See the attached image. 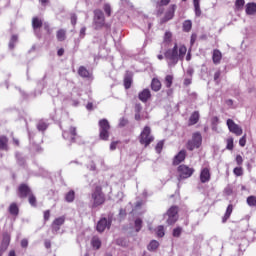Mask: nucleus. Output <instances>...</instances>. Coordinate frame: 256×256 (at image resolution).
Returning <instances> with one entry per match:
<instances>
[{"mask_svg":"<svg viewBox=\"0 0 256 256\" xmlns=\"http://www.w3.org/2000/svg\"><path fill=\"white\" fill-rule=\"evenodd\" d=\"M187 54V47L185 45H181L180 47L177 46V44L174 45L173 49H168L164 57L168 63V67H175L177 63L180 61H183L185 58V55Z\"/></svg>","mask_w":256,"mask_h":256,"instance_id":"1","label":"nucleus"},{"mask_svg":"<svg viewBox=\"0 0 256 256\" xmlns=\"http://www.w3.org/2000/svg\"><path fill=\"white\" fill-rule=\"evenodd\" d=\"M141 145L147 147L149 144L153 143V135H151V128L149 126H145L142 130L139 137Z\"/></svg>","mask_w":256,"mask_h":256,"instance_id":"2","label":"nucleus"},{"mask_svg":"<svg viewBox=\"0 0 256 256\" xmlns=\"http://www.w3.org/2000/svg\"><path fill=\"white\" fill-rule=\"evenodd\" d=\"M201 143H203V137L201 136V133L196 132L193 134L192 139L188 141L187 149L189 151L199 149L201 147Z\"/></svg>","mask_w":256,"mask_h":256,"instance_id":"3","label":"nucleus"},{"mask_svg":"<svg viewBox=\"0 0 256 256\" xmlns=\"http://www.w3.org/2000/svg\"><path fill=\"white\" fill-rule=\"evenodd\" d=\"M178 213L179 208L177 206H172L170 209H168L167 213L164 215V217H168L166 223L168 225H175L179 219Z\"/></svg>","mask_w":256,"mask_h":256,"instance_id":"4","label":"nucleus"},{"mask_svg":"<svg viewBox=\"0 0 256 256\" xmlns=\"http://www.w3.org/2000/svg\"><path fill=\"white\" fill-rule=\"evenodd\" d=\"M99 127L100 139H102L103 141H107L109 139V129H111L109 121L107 119L100 120Z\"/></svg>","mask_w":256,"mask_h":256,"instance_id":"5","label":"nucleus"},{"mask_svg":"<svg viewBox=\"0 0 256 256\" xmlns=\"http://www.w3.org/2000/svg\"><path fill=\"white\" fill-rule=\"evenodd\" d=\"M193 173H195V169L189 168V166H187V165H180L178 167L179 181H181V179H189V177H191V175H193Z\"/></svg>","mask_w":256,"mask_h":256,"instance_id":"6","label":"nucleus"},{"mask_svg":"<svg viewBox=\"0 0 256 256\" xmlns=\"http://www.w3.org/2000/svg\"><path fill=\"white\" fill-rule=\"evenodd\" d=\"M94 25L96 29L105 27V14L99 9L94 11Z\"/></svg>","mask_w":256,"mask_h":256,"instance_id":"7","label":"nucleus"},{"mask_svg":"<svg viewBox=\"0 0 256 256\" xmlns=\"http://www.w3.org/2000/svg\"><path fill=\"white\" fill-rule=\"evenodd\" d=\"M226 125L230 133H234V135H237L238 137L243 135V129L232 119H228Z\"/></svg>","mask_w":256,"mask_h":256,"instance_id":"8","label":"nucleus"},{"mask_svg":"<svg viewBox=\"0 0 256 256\" xmlns=\"http://www.w3.org/2000/svg\"><path fill=\"white\" fill-rule=\"evenodd\" d=\"M111 227V220H107V218H102L98 221L96 229L99 233H103L106 229Z\"/></svg>","mask_w":256,"mask_h":256,"instance_id":"9","label":"nucleus"},{"mask_svg":"<svg viewBox=\"0 0 256 256\" xmlns=\"http://www.w3.org/2000/svg\"><path fill=\"white\" fill-rule=\"evenodd\" d=\"M93 207H99L105 203V195L103 193L92 194Z\"/></svg>","mask_w":256,"mask_h":256,"instance_id":"10","label":"nucleus"},{"mask_svg":"<svg viewBox=\"0 0 256 256\" xmlns=\"http://www.w3.org/2000/svg\"><path fill=\"white\" fill-rule=\"evenodd\" d=\"M65 223V216L56 218L52 223V231L57 233L61 229V225Z\"/></svg>","mask_w":256,"mask_h":256,"instance_id":"11","label":"nucleus"},{"mask_svg":"<svg viewBox=\"0 0 256 256\" xmlns=\"http://www.w3.org/2000/svg\"><path fill=\"white\" fill-rule=\"evenodd\" d=\"M175 9H177L176 5H171L166 12L164 18L162 19V23H167V21H171L173 17L175 16Z\"/></svg>","mask_w":256,"mask_h":256,"instance_id":"12","label":"nucleus"},{"mask_svg":"<svg viewBox=\"0 0 256 256\" xmlns=\"http://www.w3.org/2000/svg\"><path fill=\"white\" fill-rule=\"evenodd\" d=\"M211 180V172L209 168H203L200 173V181L201 183H209Z\"/></svg>","mask_w":256,"mask_h":256,"instance_id":"13","label":"nucleus"},{"mask_svg":"<svg viewBox=\"0 0 256 256\" xmlns=\"http://www.w3.org/2000/svg\"><path fill=\"white\" fill-rule=\"evenodd\" d=\"M10 243H11V235L6 232L3 234V239L0 245V249H2V251H7Z\"/></svg>","mask_w":256,"mask_h":256,"instance_id":"14","label":"nucleus"},{"mask_svg":"<svg viewBox=\"0 0 256 256\" xmlns=\"http://www.w3.org/2000/svg\"><path fill=\"white\" fill-rule=\"evenodd\" d=\"M138 98L142 103H147L149 99H151V90L149 89H144L138 94Z\"/></svg>","mask_w":256,"mask_h":256,"instance_id":"15","label":"nucleus"},{"mask_svg":"<svg viewBox=\"0 0 256 256\" xmlns=\"http://www.w3.org/2000/svg\"><path fill=\"white\" fill-rule=\"evenodd\" d=\"M62 135H63L64 139H69V135H70L71 141H75V137L77 136V128L71 126L69 128V131L64 132Z\"/></svg>","mask_w":256,"mask_h":256,"instance_id":"16","label":"nucleus"},{"mask_svg":"<svg viewBox=\"0 0 256 256\" xmlns=\"http://www.w3.org/2000/svg\"><path fill=\"white\" fill-rule=\"evenodd\" d=\"M185 157H187V152L185 150H181L174 158V165H179V163L185 161Z\"/></svg>","mask_w":256,"mask_h":256,"instance_id":"17","label":"nucleus"},{"mask_svg":"<svg viewBox=\"0 0 256 256\" xmlns=\"http://www.w3.org/2000/svg\"><path fill=\"white\" fill-rule=\"evenodd\" d=\"M221 59H223V54H221V51L218 49L214 50L212 55L214 65H219V63H221Z\"/></svg>","mask_w":256,"mask_h":256,"instance_id":"18","label":"nucleus"},{"mask_svg":"<svg viewBox=\"0 0 256 256\" xmlns=\"http://www.w3.org/2000/svg\"><path fill=\"white\" fill-rule=\"evenodd\" d=\"M8 211L10 215L17 217V215H19V206H17V203H12L10 204Z\"/></svg>","mask_w":256,"mask_h":256,"instance_id":"19","label":"nucleus"},{"mask_svg":"<svg viewBox=\"0 0 256 256\" xmlns=\"http://www.w3.org/2000/svg\"><path fill=\"white\" fill-rule=\"evenodd\" d=\"M246 14L247 15H256V3H248L246 5Z\"/></svg>","mask_w":256,"mask_h":256,"instance_id":"20","label":"nucleus"},{"mask_svg":"<svg viewBox=\"0 0 256 256\" xmlns=\"http://www.w3.org/2000/svg\"><path fill=\"white\" fill-rule=\"evenodd\" d=\"M151 88L152 91H161V81L157 78L152 79Z\"/></svg>","mask_w":256,"mask_h":256,"instance_id":"21","label":"nucleus"},{"mask_svg":"<svg viewBox=\"0 0 256 256\" xmlns=\"http://www.w3.org/2000/svg\"><path fill=\"white\" fill-rule=\"evenodd\" d=\"M231 213H233V204H229L227 209H226V213L222 219V222L225 223L227 221V219H229L231 217Z\"/></svg>","mask_w":256,"mask_h":256,"instance_id":"22","label":"nucleus"},{"mask_svg":"<svg viewBox=\"0 0 256 256\" xmlns=\"http://www.w3.org/2000/svg\"><path fill=\"white\" fill-rule=\"evenodd\" d=\"M199 122V112L195 111L189 119V124L190 125H196V123Z\"/></svg>","mask_w":256,"mask_h":256,"instance_id":"23","label":"nucleus"},{"mask_svg":"<svg viewBox=\"0 0 256 256\" xmlns=\"http://www.w3.org/2000/svg\"><path fill=\"white\" fill-rule=\"evenodd\" d=\"M148 251H157L159 249V242L157 240H152L147 246Z\"/></svg>","mask_w":256,"mask_h":256,"instance_id":"24","label":"nucleus"},{"mask_svg":"<svg viewBox=\"0 0 256 256\" xmlns=\"http://www.w3.org/2000/svg\"><path fill=\"white\" fill-rule=\"evenodd\" d=\"M66 35H67V31H65L64 29H60L56 33V37L59 41H65V39H67Z\"/></svg>","mask_w":256,"mask_h":256,"instance_id":"25","label":"nucleus"},{"mask_svg":"<svg viewBox=\"0 0 256 256\" xmlns=\"http://www.w3.org/2000/svg\"><path fill=\"white\" fill-rule=\"evenodd\" d=\"M193 5H194V8H195L196 17H201L200 0H193Z\"/></svg>","mask_w":256,"mask_h":256,"instance_id":"26","label":"nucleus"},{"mask_svg":"<svg viewBox=\"0 0 256 256\" xmlns=\"http://www.w3.org/2000/svg\"><path fill=\"white\" fill-rule=\"evenodd\" d=\"M91 245L94 249H101V239L98 237H93L91 240Z\"/></svg>","mask_w":256,"mask_h":256,"instance_id":"27","label":"nucleus"},{"mask_svg":"<svg viewBox=\"0 0 256 256\" xmlns=\"http://www.w3.org/2000/svg\"><path fill=\"white\" fill-rule=\"evenodd\" d=\"M78 74L80 77H89V70L85 66H80L78 69Z\"/></svg>","mask_w":256,"mask_h":256,"instance_id":"28","label":"nucleus"},{"mask_svg":"<svg viewBox=\"0 0 256 256\" xmlns=\"http://www.w3.org/2000/svg\"><path fill=\"white\" fill-rule=\"evenodd\" d=\"M43 25V22L39 18H33L32 27L33 29H39Z\"/></svg>","mask_w":256,"mask_h":256,"instance_id":"29","label":"nucleus"},{"mask_svg":"<svg viewBox=\"0 0 256 256\" xmlns=\"http://www.w3.org/2000/svg\"><path fill=\"white\" fill-rule=\"evenodd\" d=\"M143 227V220H141V218H137L135 220V230L137 233H139V231H141V228Z\"/></svg>","mask_w":256,"mask_h":256,"instance_id":"30","label":"nucleus"},{"mask_svg":"<svg viewBox=\"0 0 256 256\" xmlns=\"http://www.w3.org/2000/svg\"><path fill=\"white\" fill-rule=\"evenodd\" d=\"M7 137L2 136L0 137V149L7 150Z\"/></svg>","mask_w":256,"mask_h":256,"instance_id":"31","label":"nucleus"},{"mask_svg":"<svg viewBox=\"0 0 256 256\" xmlns=\"http://www.w3.org/2000/svg\"><path fill=\"white\" fill-rule=\"evenodd\" d=\"M165 85L168 89L173 85V75H167L165 77Z\"/></svg>","mask_w":256,"mask_h":256,"instance_id":"32","label":"nucleus"},{"mask_svg":"<svg viewBox=\"0 0 256 256\" xmlns=\"http://www.w3.org/2000/svg\"><path fill=\"white\" fill-rule=\"evenodd\" d=\"M19 192L20 193H31V189L29 188V186H27V184H21L19 186Z\"/></svg>","mask_w":256,"mask_h":256,"instance_id":"33","label":"nucleus"},{"mask_svg":"<svg viewBox=\"0 0 256 256\" xmlns=\"http://www.w3.org/2000/svg\"><path fill=\"white\" fill-rule=\"evenodd\" d=\"M191 27H193V23H191V20H186L183 23V30L186 32H189V30L191 29Z\"/></svg>","mask_w":256,"mask_h":256,"instance_id":"34","label":"nucleus"},{"mask_svg":"<svg viewBox=\"0 0 256 256\" xmlns=\"http://www.w3.org/2000/svg\"><path fill=\"white\" fill-rule=\"evenodd\" d=\"M132 82H133V80H131V77L126 76V77L124 78V87H125V89H130Z\"/></svg>","mask_w":256,"mask_h":256,"instance_id":"35","label":"nucleus"},{"mask_svg":"<svg viewBox=\"0 0 256 256\" xmlns=\"http://www.w3.org/2000/svg\"><path fill=\"white\" fill-rule=\"evenodd\" d=\"M156 233L158 237H165V228L163 226H158Z\"/></svg>","mask_w":256,"mask_h":256,"instance_id":"36","label":"nucleus"},{"mask_svg":"<svg viewBox=\"0 0 256 256\" xmlns=\"http://www.w3.org/2000/svg\"><path fill=\"white\" fill-rule=\"evenodd\" d=\"M65 199L68 203H73L75 200V193H67Z\"/></svg>","mask_w":256,"mask_h":256,"instance_id":"37","label":"nucleus"},{"mask_svg":"<svg viewBox=\"0 0 256 256\" xmlns=\"http://www.w3.org/2000/svg\"><path fill=\"white\" fill-rule=\"evenodd\" d=\"M103 9H104L106 15L108 17H111V5L109 3H106V4H104Z\"/></svg>","mask_w":256,"mask_h":256,"instance_id":"38","label":"nucleus"},{"mask_svg":"<svg viewBox=\"0 0 256 256\" xmlns=\"http://www.w3.org/2000/svg\"><path fill=\"white\" fill-rule=\"evenodd\" d=\"M28 201L32 207H37V198H35V196L30 195Z\"/></svg>","mask_w":256,"mask_h":256,"instance_id":"39","label":"nucleus"},{"mask_svg":"<svg viewBox=\"0 0 256 256\" xmlns=\"http://www.w3.org/2000/svg\"><path fill=\"white\" fill-rule=\"evenodd\" d=\"M15 43H17V36L13 35L9 42V48L13 49L15 47Z\"/></svg>","mask_w":256,"mask_h":256,"instance_id":"40","label":"nucleus"},{"mask_svg":"<svg viewBox=\"0 0 256 256\" xmlns=\"http://www.w3.org/2000/svg\"><path fill=\"white\" fill-rule=\"evenodd\" d=\"M38 131H45L47 129V123L45 122H39L37 125Z\"/></svg>","mask_w":256,"mask_h":256,"instance_id":"41","label":"nucleus"},{"mask_svg":"<svg viewBox=\"0 0 256 256\" xmlns=\"http://www.w3.org/2000/svg\"><path fill=\"white\" fill-rule=\"evenodd\" d=\"M172 37H173V34H171V32H166L164 35V43H169Z\"/></svg>","mask_w":256,"mask_h":256,"instance_id":"42","label":"nucleus"},{"mask_svg":"<svg viewBox=\"0 0 256 256\" xmlns=\"http://www.w3.org/2000/svg\"><path fill=\"white\" fill-rule=\"evenodd\" d=\"M234 175H237V177H241L243 175V168L241 167H236L234 168Z\"/></svg>","mask_w":256,"mask_h":256,"instance_id":"43","label":"nucleus"},{"mask_svg":"<svg viewBox=\"0 0 256 256\" xmlns=\"http://www.w3.org/2000/svg\"><path fill=\"white\" fill-rule=\"evenodd\" d=\"M181 231H182V229L181 228H175L174 230H173V237H180L181 236Z\"/></svg>","mask_w":256,"mask_h":256,"instance_id":"44","label":"nucleus"},{"mask_svg":"<svg viewBox=\"0 0 256 256\" xmlns=\"http://www.w3.org/2000/svg\"><path fill=\"white\" fill-rule=\"evenodd\" d=\"M163 145H164L163 141H160V142L157 143V145H156V152L157 153H161V151L163 149Z\"/></svg>","mask_w":256,"mask_h":256,"instance_id":"45","label":"nucleus"},{"mask_svg":"<svg viewBox=\"0 0 256 256\" xmlns=\"http://www.w3.org/2000/svg\"><path fill=\"white\" fill-rule=\"evenodd\" d=\"M235 5L238 9H242V7L245 5V0H236Z\"/></svg>","mask_w":256,"mask_h":256,"instance_id":"46","label":"nucleus"},{"mask_svg":"<svg viewBox=\"0 0 256 256\" xmlns=\"http://www.w3.org/2000/svg\"><path fill=\"white\" fill-rule=\"evenodd\" d=\"M247 143L246 135H244L240 140H239V145L240 147H245Z\"/></svg>","mask_w":256,"mask_h":256,"instance_id":"47","label":"nucleus"},{"mask_svg":"<svg viewBox=\"0 0 256 256\" xmlns=\"http://www.w3.org/2000/svg\"><path fill=\"white\" fill-rule=\"evenodd\" d=\"M50 217H51V211L49 210L44 211V221H49Z\"/></svg>","mask_w":256,"mask_h":256,"instance_id":"48","label":"nucleus"},{"mask_svg":"<svg viewBox=\"0 0 256 256\" xmlns=\"http://www.w3.org/2000/svg\"><path fill=\"white\" fill-rule=\"evenodd\" d=\"M227 149H229L231 151V149H233V139L230 138L227 140Z\"/></svg>","mask_w":256,"mask_h":256,"instance_id":"49","label":"nucleus"},{"mask_svg":"<svg viewBox=\"0 0 256 256\" xmlns=\"http://www.w3.org/2000/svg\"><path fill=\"white\" fill-rule=\"evenodd\" d=\"M237 165H243V157L241 155L236 156Z\"/></svg>","mask_w":256,"mask_h":256,"instance_id":"50","label":"nucleus"},{"mask_svg":"<svg viewBox=\"0 0 256 256\" xmlns=\"http://www.w3.org/2000/svg\"><path fill=\"white\" fill-rule=\"evenodd\" d=\"M219 77H221V71L215 72L214 81H216V83H219Z\"/></svg>","mask_w":256,"mask_h":256,"instance_id":"51","label":"nucleus"},{"mask_svg":"<svg viewBox=\"0 0 256 256\" xmlns=\"http://www.w3.org/2000/svg\"><path fill=\"white\" fill-rule=\"evenodd\" d=\"M125 125H127V119L121 118L120 122H119V126L120 127H125Z\"/></svg>","mask_w":256,"mask_h":256,"instance_id":"52","label":"nucleus"},{"mask_svg":"<svg viewBox=\"0 0 256 256\" xmlns=\"http://www.w3.org/2000/svg\"><path fill=\"white\" fill-rule=\"evenodd\" d=\"M195 41H197V34H192L191 35V40H190V44L194 45Z\"/></svg>","mask_w":256,"mask_h":256,"instance_id":"53","label":"nucleus"},{"mask_svg":"<svg viewBox=\"0 0 256 256\" xmlns=\"http://www.w3.org/2000/svg\"><path fill=\"white\" fill-rule=\"evenodd\" d=\"M29 245V241L27 239H23L21 241V247L25 248Z\"/></svg>","mask_w":256,"mask_h":256,"instance_id":"54","label":"nucleus"},{"mask_svg":"<svg viewBox=\"0 0 256 256\" xmlns=\"http://www.w3.org/2000/svg\"><path fill=\"white\" fill-rule=\"evenodd\" d=\"M117 143H118V142H112V143L110 144V150H111V151H115V149H117Z\"/></svg>","mask_w":256,"mask_h":256,"instance_id":"55","label":"nucleus"},{"mask_svg":"<svg viewBox=\"0 0 256 256\" xmlns=\"http://www.w3.org/2000/svg\"><path fill=\"white\" fill-rule=\"evenodd\" d=\"M71 23H72V25H76L77 24V16L76 15H72L71 16Z\"/></svg>","mask_w":256,"mask_h":256,"instance_id":"56","label":"nucleus"},{"mask_svg":"<svg viewBox=\"0 0 256 256\" xmlns=\"http://www.w3.org/2000/svg\"><path fill=\"white\" fill-rule=\"evenodd\" d=\"M85 31H87V28H85V27L81 28V30H80V37L81 38L85 37Z\"/></svg>","mask_w":256,"mask_h":256,"instance_id":"57","label":"nucleus"},{"mask_svg":"<svg viewBox=\"0 0 256 256\" xmlns=\"http://www.w3.org/2000/svg\"><path fill=\"white\" fill-rule=\"evenodd\" d=\"M168 3H171V0H161L160 1L161 6H166Z\"/></svg>","mask_w":256,"mask_h":256,"instance_id":"58","label":"nucleus"},{"mask_svg":"<svg viewBox=\"0 0 256 256\" xmlns=\"http://www.w3.org/2000/svg\"><path fill=\"white\" fill-rule=\"evenodd\" d=\"M119 215H120V217H125L127 215V212L123 209H120Z\"/></svg>","mask_w":256,"mask_h":256,"instance_id":"59","label":"nucleus"},{"mask_svg":"<svg viewBox=\"0 0 256 256\" xmlns=\"http://www.w3.org/2000/svg\"><path fill=\"white\" fill-rule=\"evenodd\" d=\"M57 53L59 57H62V55L65 53V50L63 48H60Z\"/></svg>","mask_w":256,"mask_h":256,"instance_id":"60","label":"nucleus"},{"mask_svg":"<svg viewBox=\"0 0 256 256\" xmlns=\"http://www.w3.org/2000/svg\"><path fill=\"white\" fill-rule=\"evenodd\" d=\"M141 205H143V201H137L135 209H139V207H141Z\"/></svg>","mask_w":256,"mask_h":256,"instance_id":"61","label":"nucleus"},{"mask_svg":"<svg viewBox=\"0 0 256 256\" xmlns=\"http://www.w3.org/2000/svg\"><path fill=\"white\" fill-rule=\"evenodd\" d=\"M184 85H191V78H186L184 80Z\"/></svg>","mask_w":256,"mask_h":256,"instance_id":"62","label":"nucleus"},{"mask_svg":"<svg viewBox=\"0 0 256 256\" xmlns=\"http://www.w3.org/2000/svg\"><path fill=\"white\" fill-rule=\"evenodd\" d=\"M135 111H136V113H140L141 112V105H136Z\"/></svg>","mask_w":256,"mask_h":256,"instance_id":"63","label":"nucleus"},{"mask_svg":"<svg viewBox=\"0 0 256 256\" xmlns=\"http://www.w3.org/2000/svg\"><path fill=\"white\" fill-rule=\"evenodd\" d=\"M45 247H46V249H51V242L46 241L45 242Z\"/></svg>","mask_w":256,"mask_h":256,"instance_id":"64","label":"nucleus"}]
</instances>
